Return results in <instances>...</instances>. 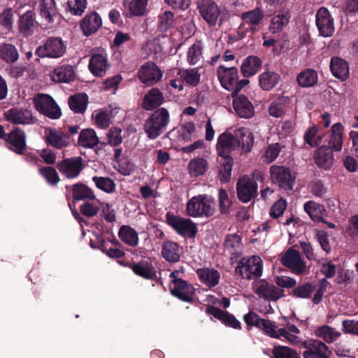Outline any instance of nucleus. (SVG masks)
<instances>
[{
	"mask_svg": "<svg viewBox=\"0 0 358 358\" xmlns=\"http://www.w3.org/2000/svg\"><path fill=\"white\" fill-rule=\"evenodd\" d=\"M170 115L169 111L161 108L156 110L145 124V131L149 138L155 139L161 135L169 123Z\"/></svg>",
	"mask_w": 358,
	"mask_h": 358,
	"instance_id": "nucleus-1",
	"label": "nucleus"
},
{
	"mask_svg": "<svg viewBox=\"0 0 358 358\" xmlns=\"http://www.w3.org/2000/svg\"><path fill=\"white\" fill-rule=\"evenodd\" d=\"M264 17V12L259 7L243 13L241 15L242 22L238 29V36L243 38L247 34L252 35L257 31Z\"/></svg>",
	"mask_w": 358,
	"mask_h": 358,
	"instance_id": "nucleus-2",
	"label": "nucleus"
},
{
	"mask_svg": "<svg viewBox=\"0 0 358 358\" xmlns=\"http://www.w3.org/2000/svg\"><path fill=\"white\" fill-rule=\"evenodd\" d=\"M187 213L191 217L212 216L215 213L213 200L205 194L194 196L187 203Z\"/></svg>",
	"mask_w": 358,
	"mask_h": 358,
	"instance_id": "nucleus-3",
	"label": "nucleus"
},
{
	"mask_svg": "<svg viewBox=\"0 0 358 358\" xmlns=\"http://www.w3.org/2000/svg\"><path fill=\"white\" fill-rule=\"evenodd\" d=\"M263 264L258 256L243 258L236 268V273L243 278L252 279L262 275Z\"/></svg>",
	"mask_w": 358,
	"mask_h": 358,
	"instance_id": "nucleus-4",
	"label": "nucleus"
},
{
	"mask_svg": "<svg viewBox=\"0 0 358 358\" xmlns=\"http://www.w3.org/2000/svg\"><path fill=\"white\" fill-rule=\"evenodd\" d=\"M33 102L38 112L50 119L57 120L62 115L59 106L48 94H38L34 96Z\"/></svg>",
	"mask_w": 358,
	"mask_h": 358,
	"instance_id": "nucleus-5",
	"label": "nucleus"
},
{
	"mask_svg": "<svg viewBox=\"0 0 358 358\" xmlns=\"http://www.w3.org/2000/svg\"><path fill=\"white\" fill-rule=\"evenodd\" d=\"M252 290L264 300L275 301L283 296L284 290L265 280H258L252 282Z\"/></svg>",
	"mask_w": 358,
	"mask_h": 358,
	"instance_id": "nucleus-6",
	"label": "nucleus"
},
{
	"mask_svg": "<svg viewBox=\"0 0 358 358\" xmlns=\"http://www.w3.org/2000/svg\"><path fill=\"white\" fill-rule=\"evenodd\" d=\"M66 46L59 37H50L46 40L43 45L38 47L36 54L41 57L59 58L64 55Z\"/></svg>",
	"mask_w": 358,
	"mask_h": 358,
	"instance_id": "nucleus-7",
	"label": "nucleus"
},
{
	"mask_svg": "<svg viewBox=\"0 0 358 358\" xmlns=\"http://www.w3.org/2000/svg\"><path fill=\"white\" fill-rule=\"evenodd\" d=\"M271 179L273 183L286 190L292 189L295 177L289 169L282 166L273 165L270 167Z\"/></svg>",
	"mask_w": 358,
	"mask_h": 358,
	"instance_id": "nucleus-8",
	"label": "nucleus"
},
{
	"mask_svg": "<svg viewBox=\"0 0 358 358\" xmlns=\"http://www.w3.org/2000/svg\"><path fill=\"white\" fill-rule=\"evenodd\" d=\"M281 262L297 275L308 273V268L302 259L300 252L294 249H289L281 258Z\"/></svg>",
	"mask_w": 358,
	"mask_h": 358,
	"instance_id": "nucleus-9",
	"label": "nucleus"
},
{
	"mask_svg": "<svg viewBox=\"0 0 358 358\" xmlns=\"http://www.w3.org/2000/svg\"><path fill=\"white\" fill-rule=\"evenodd\" d=\"M236 191L238 199L248 203L257 194V183L253 178L244 176L237 182Z\"/></svg>",
	"mask_w": 358,
	"mask_h": 358,
	"instance_id": "nucleus-10",
	"label": "nucleus"
},
{
	"mask_svg": "<svg viewBox=\"0 0 358 358\" xmlns=\"http://www.w3.org/2000/svg\"><path fill=\"white\" fill-rule=\"evenodd\" d=\"M162 75V71L152 62L142 65L138 71V77L141 82L150 86L159 82Z\"/></svg>",
	"mask_w": 358,
	"mask_h": 358,
	"instance_id": "nucleus-11",
	"label": "nucleus"
},
{
	"mask_svg": "<svg viewBox=\"0 0 358 358\" xmlns=\"http://www.w3.org/2000/svg\"><path fill=\"white\" fill-rule=\"evenodd\" d=\"M167 222L178 234L192 238L197 232L196 224L189 219L167 215Z\"/></svg>",
	"mask_w": 358,
	"mask_h": 358,
	"instance_id": "nucleus-12",
	"label": "nucleus"
},
{
	"mask_svg": "<svg viewBox=\"0 0 358 358\" xmlns=\"http://www.w3.org/2000/svg\"><path fill=\"white\" fill-rule=\"evenodd\" d=\"M236 138V130L233 134L225 132L220 135L217 143L219 157H230L231 152L239 148V143Z\"/></svg>",
	"mask_w": 358,
	"mask_h": 358,
	"instance_id": "nucleus-13",
	"label": "nucleus"
},
{
	"mask_svg": "<svg viewBox=\"0 0 358 358\" xmlns=\"http://www.w3.org/2000/svg\"><path fill=\"white\" fill-rule=\"evenodd\" d=\"M57 167L67 178H74L79 176L83 169V159L80 157L66 158L58 162Z\"/></svg>",
	"mask_w": 358,
	"mask_h": 358,
	"instance_id": "nucleus-14",
	"label": "nucleus"
},
{
	"mask_svg": "<svg viewBox=\"0 0 358 358\" xmlns=\"http://www.w3.org/2000/svg\"><path fill=\"white\" fill-rule=\"evenodd\" d=\"M69 136L64 134L60 129L52 127H47L44 131V141L52 147L57 149H62L70 145Z\"/></svg>",
	"mask_w": 358,
	"mask_h": 358,
	"instance_id": "nucleus-15",
	"label": "nucleus"
},
{
	"mask_svg": "<svg viewBox=\"0 0 358 358\" xmlns=\"http://www.w3.org/2000/svg\"><path fill=\"white\" fill-rule=\"evenodd\" d=\"M199 12L202 17L210 26H215L218 21L220 23L222 22V14L223 12L212 1H203L199 7Z\"/></svg>",
	"mask_w": 358,
	"mask_h": 358,
	"instance_id": "nucleus-16",
	"label": "nucleus"
},
{
	"mask_svg": "<svg viewBox=\"0 0 358 358\" xmlns=\"http://www.w3.org/2000/svg\"><path fill=\"white\" fill-rule=\"evenodd\" d=\"M0 138L4 139L8 144L10 150L18 155H22V130L19 127H14L12 131L6 135L4 128L0 124Z\"/></svg>",
	"mask_w": 358,
	"mask_h": 358,
	"instance_id": "nucleus-17",
	"label": "nucleus"
},
{
	"mask_svg": "<svg viewBox=\"0 0 358 358\" xmlns=\"http://www.w3.org/2000/svg\"><path fill=\"white\" fill-rule=\"evenodd\" d=\"M303 345L307 348L303 353L304 358H329L331 354L328 346L320 341L310 340Z\"/></svg>",
	"mask_w": 358,
	"mask_h": 358,
	"instance_id": "nucleus-18",
	"label": "nucleus"
},
{
	"mask_svg": "<svg viewBox=\"0 0 358 358\" xmlns=\"http://www.w3.org/2000/svg\"><path fill=\"white\" fill-rule=\"evenodd\" d=\"M217 75L222 86L226 90L232 92L237 87L238 74L236 68L222 65L217 69Z\"/></svg>",
	"mask_w": 358,
	"mask_h": 358,
	"instance_id": "nucleus-19",
	"label": "nucleus"
},
{
	"mask_svg": "<svg viewBox=\"0 0 358 358\" xmlns=\"http://www.w3.org/2000/svg\"><path fill=\"white\" fill-rule=\"evenodd\" d=\"M316 24L321 36H331L334 31L333 19L329 10L325 8H320L316 15Z\"/></svg>",
	"mask_w": 358,
	"mask_h": 358,
	"instance_id": "nucleus-20",
	"label": "nucleus"
},
{
	"mask_svg": "<svg viewBox=\"0 0 358 358\" xmlns=\"http://www.w3.org/2000/svg\"><path fill=\"white\" fill-rule=\"evenodd\" d=\"M171 294L186 302L192 301L194 294L193 286L183 280H175L170 287Z\"/></svg>",
	"mask_w": 358,
	"mask_h": 358,
	"instance_id": "nucleus-21",
	"label": "nucleus"
},
{
	"mask_svg": "<svg viewBox=\"0 0 358 358\" xmlns=\"http://www.w3.org/2000/svg\"><path fill=\"white\" fill-rule=\"evenodd\" d=\"M83 34L91 36L96 32L102 26V20L96 12L88 13L80 22Z\"/></svg>",
	"mask_w": 358,
	"mask_h": 358,
	"instance_id": "nucleus-22",
	"label": "nucleus"
},
{
	"mask_svg": "<svg viewBox=\"0 0 358 358\" xmlns=\"http://www.w3.org/2000/svg\"><path fill=\"white\" fill-rule=\"evenodd\" d=\"M233 106L237 115L242 118H250L254 115V106L248 97L243 94L234 98Z\"/></svg>",
	"mask_w": 358,
	"mask_h": 358,
	"instance_id": "nucleus-23",
	"label": "nucleus"
},
{
	"mask_svg": "<svg viewBox=\"0 0 358 358\" xmlns=\"http://www.w3.org/2000/svg\"><path fill=\"white\" fill-rule=\"evenodd\" d=\"M164 101L162 92L157 87L150 90L144 96L142 107L146 110H152L161 106Z\"/></svg>",
	"mask_w": 358,
	"mask_h": 358,
	"instance_id": "nucleus-24",
	"label": "nucleus"
},
{
	"mask_svg": "<svg viewBox=\"0 0 358 358\" xmlns=\"http://www.w3.org/2000/svg\"><path fill=\"white\" fill-rule=\"evenodd\" d=\"M272 330L275 331L273 335H269L272 338H280L284 337L292 344H296L301 341L300 338L296 336L300 331L294 324L288 325L286 328H278L274 322V327L272 328Z\"/></svg>",
	"mask_w": 358,
	"mask_h": 358,
	"instance_id": "nucleus-25",
	"label": "nucleus"
},
{
	"mask_svg": "<svg viewBox=\"0 0 358 358\" xmlns=\"http://www.w3.org/2000/svg\"><path fill=\"white\" fill-rule=\"evenodd\" d=\"M244 321L248 325L256 326L262 330L266 335H273L275 331L272 330L274 327V322L268 320L259 318L253 312L245 315Z\"/></svg>",
	"mask_w": 358,
	"mask_h": 358,
	"instance_id": "nucleus-26",
	"label": "nucleus"
},
{
	"mask_svg": "<svg viewBox=\"0 0 358 358\" xmlns=\"http://www.w3.org/2000/svg\"><path fill=\"white\" fill-rule=\"evenodd\" d=\"M108 67L107 57L103 54H94L90 59L89 69L94 76H104Z\"/></svg>",
	"mask_w": 358,
	"mask_h": 358,
	"instance_id": "nucleus-27",
	"label": "nucleus"
},
{
	"mask_svg": "<svg viewBox=\"0 0 358 358\" xmlns=\"http://www.w3.org/2000/svg\"><path fill=\"white\" fill-rule=\"evenodd\" d=\"M315 161L319 167L329 169L334 162L331 148L325 145L319 148L315 154Z\"/></svg>",
	"mask_w": 358,
	"mask_h": 358,
	"instance_id": "nucleus-28",
	"label": "nucleus"
},
{
	"mask_svg": "<svg viewBox=\"0 0 358 358\" xmlns=\"http://www.w3.org/2000/svg\"><path fill=\"white\" fill-rule=\"evenodd\" d=\"M236 138L239 143V148L245 152H250L254 144V134L249 129L240 127L236 129Z\"/></svg>",
	"mask_w": 358,
	"mask_h": 358,
	"instance_id": "nucleus-29",
	"label": "nucleus"
},
{
	"mask_svg": "<svg viewBox=\"0 0 358 358\" xmlns=\"http://www.w3.org/2000/svg\"><path fill=\"white\" fill-rule=\"evenodd\" d=\"M330 69L332 74L343 80H345L349 74V68L347 62L342 58L334 57L331 59Z\"/></svg>",
	"mask_w": 358,
	"mask_h": 358,
	"instance_id": "nucleus-30",
	"label": "nucleus"
},
{
	"mask_svg": "<svg viewBox=\"0 0 358 358\" xmlns=\"http://www.w3.org/2000/svg\"><path fill=\"white\" fill-rule=\"evenodd\" d=\"M99 143V137L92 129H83L79 135L78 143L85 148H92Z\"/></svg>",
	"mask_w": 358,
	"mask_h": 358,
	"instance_id": "nucleus-31",
	"label": "nucleus"
},
{
	"mask_svg": "<svg viewBox=\"0 0 358 358\" xmlns=\"http://www.w3.org/2000/svg\"><path fill=\"white\" fill-rule=\"evenodd\" d=\"M329 144L336 151L341 150L343 148V127L341 123L333 124L330 130Z\"/></svg>",
	"mask_w": 358,
	"mask_h": 358,
	"instance_id": "nucleus-32",
	"label": "nucleus"
},
{
	"mask_svg": "<svg viewBox=\"0 0 358 358\" xmlns=\"http://www.w3.org/2000/svg\"><path fill=\"white\" fill-rule=\"evenodd\" d=\"M304 210L308 214L311 219L316 222H324V217L326 211L324 206L313 201H309L304 203Z\"/></svg>",
	"mask_w": 358,
	"mask_h": 358,
	"instance_id": "nucleus-33",
	"label": "nucleus"
},
{
	"mask_svg": "<svg viewBox=\"0 0 358 358\" xmlns=\"http://www.w3.org/2000/svg\"><path fill=\"white\" fill-rule=\"evenodd\" d=\"M75 76L72 66L64 65L56 68L52 76L54 81L57 83H69L73 80Z\"/></svg>",
	"mask_w": 358,
	"mask_h": 358,
	"instance_id": "nucleus-34",
	"label": "nucleus"
},
{
	"mask_svg": "<svg viewBox=\"0 0 358 358\" xmlns=\"http://www.w3.org/2000/svg\"><path fill=\"white\" fill-rule=\"evenodd\" d=\"M40 12L41 17L48 23L53 22L57 16V11L54 0H41Z\"/></svg>",
	"mask_w": 358,
	"mask_h": 358,
	"instance_id": "nucleus-35",
	"label": "nucleus"
},
{
	"mask_svg": "<svg viewBox=\"0 0 358 358\" xmlns=\"http://www.w3.org/2000/svg\"><path fill=\"white\" fill-rule=\"evenodd\" d=\"M203 45L201 41H196L189 47L187 52V61L189 65H200L203 61Z\"/></svg>",
	"mask_w": 358,
	"mask_h": 358,
	"instance_id": "nucleus-36",
	"label": "nucleus"
},
{
	"mask_svg": "<svg viewBox=\"0 0 358 358\" xmlns=\"http://www.w3.org/2000/svg\"><path fill=\"white\" fill-rule=\"evenodd\" d=\"M196 273L200 280L209 287H215L219 283L220 273L213 268H200Z\"/></svg>",
	"mask_w": 358,
	"mask_h": 358,
	"instance_id": "nucleus-37",
	"label": "nucleus"
},
{
	"mask_svg": "<svg viewBox=\"0 0 358 358\" xmlns=\"http://www.w3.org/2000/svg\"><path fill=\"white\" fill-rule=\"evenodd\" d=\"M262 65L261 59L256 56L248 57L243 61L241 66V71L245 77L255 75Z\"/></svg>",
	"mask_w": 358,
	"mask_h": 358,
	"instance_id": "nucleus-38",
	"label": "nucleus"
},
{
	"mask_svg": "<svg viewBox=\"0 0 358 358\" xmlns=\"http://www.w3.org/2000/svg\"><path fill=\"white\" fill-rule=\"evenodd\" d=\"M119 238L129 246L135 247L138 243V233L131 227L123 225L118 231Z\"/></svg>",
	"mask_w": 358,
	"mask_h": 358,
	"instance_id": "nucleus-39",
	"label": "nucleus"
},
{
	"mask_svg": "<svg viewBox=\"0 0 358 358\" xmlns=\"http://www.w3.org/2000/svg\"><path fill=\"white\" fill-rule=\"evenodd\" d=\"M88 97L85 94H78L71 96L69 105L71 110L76 113H83L87 109Z\"/></svg>",
	"mask_w": 358,
	"mask_h": 358,
	"instance_id": "nucleus-40",
	"label": "nucleus"
},
{
	"mask_svg": "<svg viewBox=\"0 0 358 358\" xmlns=\"http://www.w3.org/2000/svg\"><path fill=\"white\" fill-rule=\"evenodd\" d=\"M162 255L168 262H178L180 259L178 245L171 241L164 242L162 245Z\"/></svg>",
	"mask_w": 358,
	"mask_h": 358,
	"instance_id": "nucleus-41",
	"label": "nucleus"
},
{
	"mask_svg": "<svg viewBox=\"0 0 358 358\" xmlns=\"http://www.w3.org/2000/svg\"><path fill=\"white\" fill-rule=\"evenodd\" d=\"M315 334L328 343H334L341 335L339 331L328 325L317 327L315 330Z\"/></svg>",
	"mask_w": 358,
	"mask_h": 358,
	"instance_id": "nucleus-42",
	"label": "nucleus"
},
{
	"mask_svg": "<svg viewBox=\"0 0 358 358\" xmlns=\"http://www.w3.org/2000/svg\"><path fill=\"white\" fill-rule=\"evenodd\" d=\"M73 197L77 201L90 199L95 200L96 196L92 189L84 184L76 183L72 187Z\"/></svg>",
	"mask_w": 358,
	"mask_h": 358,
	"instance_id": "nucleus-43",
	"label": "nucleus"
},
{
	"mask_svg": "<svg viewBox=\"0 0 358 358\" xmlns=\"http://www.w3.org/2000/svg\"><path fill=\"white\" fill-rule=\"evenodd\" d=\"M296 80L301 87H313L317 83V73L313 69H307L298 74Z\"/></svg>",
	"mask_w": 358,
	"mask_h": 358,
	"instance_id": "nucleus-44",
	"label": "nucleus"
},
{
	"mask_svg": "<svg viewBox=\"0 0 358 358\" xmlns=\"http://www.w3.org/2000/svg\"><path fill=\"white\" fill-rule=\"evenodd\" d=\"M208 167V163L207 160L202 157L194 158L190 160L188 164L189 174L194 177L204 174Z\"/></svg>",
	"mask_w": 358,
	"mask_h": 358,
	"instance_id": "nucleus-45",
	"label": "nucleus"
},
{
	"mask_svg": "<svg viewBox=\"0 0 358 358\" xmlns=\"http://www.w3.org/2000/svg\"><path fill=\"white\" fill-rule=\"evenodd\" d=\"M178 76L180 80L191 86H196L200 82V73L197 69H179Z\"/></svg>",
	"mask_w": 358,
	"mask_h": 358,
	"instance_id": "nucleus-46",
	"label": "nucleus"
},
{
	"mask_svg": "<svg viewBox=\"0 0 358 358\" xmlns=\"http://www.w3.org/2000/svg\"><path fill=\"white\" fill-rule=\"evenodd\" d=\"M132 271L138 275L151 279L155 275L152 266L148 262H141L131 266Z\"/></svg>",
	"mask_w": 358,
	"mask_h": 358,
	"instance_id": "nucleus-47",
	"label": "nucleus"
},
{
	"mask_svg": "<svg viewBox=\"0 0 358 358\" xmlns=\"http://www.w3.org/2000/svg\"><path fill=\"white\" fill-rule=\"evenodd\" d=\"M19 57L15 47L9 43L0 44V59L7 63H13Z\"/></svg>",
	"mask_w": 358,
	"mask_h": 358,
	"instance_id": "nucleus-48",
	"label": "nucleus"
},
{
	"mask_svg": "<svg viewBox=\"0 0 358 358\" xmlns=\"http://www.w3.org/2000/svg\"><path fill=\"white\" fill-rule=\"evenodd\" d=\"M278 74L274 72H264L259 78V85L264 90H270L278 83Z\"/></svg>",
	"mask_w": 358,
	"mask_h": 358,
	"instance_id": "nucleus-49",
	"label": "nucleus"
},
{
	"mask_svg": "<svg viewBox=\"0 0 358 358\" xmlns=\"http://www.w3.org/2000/svg\"><path fill=\"white\" fill-rule=\"evenodd\" d=\"M289 16L287 13H279L271 20L269 30L273 34L280 32L287 24Z\"/></svg>",
	"mask_w": 358,
	"mask_h": 358,
	"instance_id": "nucleus-50",
	"label": "nucleus"
},
{
	"mask_svg": "<svg viewBox=\"0 0 358 358\" xmlns=\"http://www.w3.org/2000/svg\"><path fill=\"white\" fill-rule=\"evenodd\" d=\"M225 249L231 255H238L242 249L241 238L236 235H228L224 241Z\"/></svg>",
	"mask_w": 358,
	"mask_h": 358,
	"instance_id": "nucleus-51",
	"label": "nucleus"
},
{
	"mask_svg": "<svg viewBox=\"0 0 358 358\" xmlns=\"http://www.w3.org/2000/svg\"><path fill=\"white\" fill-rule=\"evenodd\" d=\"M148 0H131L129 3V10L131 16H143L148 11Z\"/></svg>",
	"mask_w": 358,
	"mask_h": 358,
	"instance_id": "nucleus-52",
	"label": "nucleus"
},
{
	"mask_svg": "<svg viewBox=\"0 0 358 358\" xmlns=\"http://www.w3.org/2000/svg\"><path fill=\"white\" fill-rule=\"evenodd\" d=\"M288 103L286 97H279L274 100L268 108L269 115L275 117H281L285 113V108Z\"/></svg>",
	"mask_w": 358,
	"mask_h": 358,
	"instance_id": "nucleus-53",
	"label": "nucleus"
},
{
	"mask_svg": "<svg viewBox=\"0 0 358 358\" xmlns=\"http://www.w3.org/2000/svg\"><path fill=\"white\" fill-rule=\"evenodd\" d=\"M92 181L95 183L96 187L106 193H113L115 189V184L114 181L108 177L94 176Z\"/></svg>",
	"mask_w": 358,
	"mask_h": 358,
	"instance_id": "nucleus-54",
	"label": "nucleus"
},
{
	"mask_svg": "<svg viewBox=\"0 0 358 358\" xmlns=\"http://www.w3.org/2000/svg\"><path fill=\"white\" fill-rule=\"evenodd\" d=\"M304 140L310 146L316 147L321 143L322 136L318 134L317 127L313 125L306 131Z\"/></svg>",
	"mask_w": 358,
	"mask_h": 358,
	"instance_id": "nucleus-55",
	"label": "nucleus"
},
{
	"mask_svg": "<svg viewBox=\"0 0 358 358\" xmlns=\"http://www.w3.org/2000/svg\"><path fill=\"white\" fill-rule=\"evenodd\" d=\"M272 358H299V354L289 347L278 345L273 348Z\"/></svg>",
	"mask_w": 358,
	"mask_h": 358,
	"instance_id": "nucleus-56",
	"label": "nucleus"
},
{
	"mask_svg": "<svg viewBox=\"0 0 358 358\" xmlns=\"http://www.w3.org/2000/svg\"><path fill=\"white\" fill-rule=\"evenodd\" d=\"M37 29L32 10H27L24 14V36L31 35Z\"/></svg>",
	"mask_w": 358,
	"mask_h": 358,
	"instance_id": "nucleus-57",
	"label": "nucleus"
},
{
	"mask_svg": "<svg viewBox=\"0 0 358 358\" xmlns=\"http://www.w3.org/2000/svg\"><path fill=\"white\" fill-rule=\"evenodd\" d=\"M220 176L222 182H227L231 178L233 159L231 157H221Z\"/></svg>",
	"mask_w": 358,
	"mask_h": 358,
	"instance_id": "nucleus-58",
	"label": "nucleus"
},
{
	"mask_svg": "<svg viewBox=\"0 0 358 358\" xmlns=\"http://www.w3.org/2000/svg\"><path fill=\"white\" fill-rule=\"evenodd\" d=\"M66 4L71 14L80 16L86 9L87 0H68Z\"/></svg>",
	"mask_w": 358,
	"mask_h": 358,
	"instance_id": "nucleus-59",
	"label": "nucleus"
},
{
	"mask_svg": "<svg viewBox=\"0 0 358 358\" xmlns=\"http://www.w3.org/2000/svg\"><path fill=\"white\" fill-rule=\"evenodd\" d=\"M173 14L171 11H164L158 16V29L166 31L173 24Z\"/></svg>",
	"mask_w": 358,
	"mask_h": 358,
	"instance_id": "nucleus-60",
	"label": "nucleus"
},
{
	"mask_svg": "<svg viewBox=\"0 0 358 358\" xmlns=\"http://www.w3.org/2000/svg\"><path fill=\"white\" fill-rule=\"evenodd\" d=\"M40 173L45 178L47 182L52 185H57L59 181V175L53 167L48 166L41 168Z\"/></svg>",
	"mask_w": 358,
	"mask_h": 358,
	"instance_id": "nucleus-61",
	"label": "nucleus"
},
{
	"mask_svg": "<svg viewBox=\"0 0 358 358\" xmlns=\"http://www.w3.org/2000/svg\"><path fill=\"white\" fill-rule=\"evenodd\" d=\"M282 148L279 143H273L268 145L264 155V161L267 163H271L273 162L279 155Z\"/></svg>",
	"mask_w": 358,
	"mask_h": 358,
	"instance_id": "nucleus-62",
	"label": "nucleus"
},
{
	"mask_svg": "<svg viewBox=\"0 0 358 358\" xmlns=\"http://www.w3.org/2000/svg\"><path fill=\"white\" fill-rule=\"evenodd\" d=\"M6 120L13 124H22V109L13 108L5 113Z\"/></svg>",
	"mask_w": 358,
	"mask_h": 358,
	"instance_id": "nucleus-63",
	"label": "nucleus"
},
{
	"mask_svg": "<svg viewBox=\"0 0 358 358\" xmlns=\"http://www.w3.org/2000/svg\"><path fill=\"white\" fill-rule=\"evenodd\" d=\"M315 289L312 283H306L293 289V294L297 297L306 299L310 297Z\"/></svg>",
	"mask_w": 358,
	"mask_h": 358,
	"instance_id": "nucleus-64",
	"label": "nucleus"
}]
</instances>
